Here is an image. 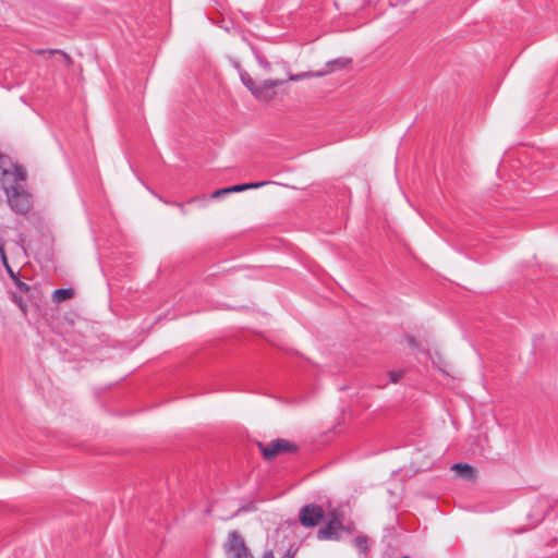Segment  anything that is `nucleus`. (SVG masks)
Returning a JSON list of instances; mask_svg holds the SVG:
<instances>
[{
  "instance_id": "21",
  "label": "nucleus",
  "mask_w": 558,
  "mask_h": 558,
  "mask_svg": "<svg viewBox=\"0 0 558 558\" xmlns=\"http://www.w3.org/2000/svg\"><path fill=\"white\" fill-rule=\"evenodd\" d=\"M262 558H275V556H274L272 551H270V550H269V551H266V553L263 555V557H262Z\"/></svg>"
},
{
  "instance_id": "17",
  "label": "nucleus",
  "mask_w": 558,
  "mask_h": 558,
  "mask_svg": "<svg viewBox=\"0 0 558 558\" xmlns=\"http://www.w3.org/2000/svg\"><path fill=\"white\" fill-rule=\"evenodd\" d=\"M403 341H404L409 347H412V348H414V349H418V348H420V342H418V340H417L414 336L407 335V336H404Z\"/></svg>"
},
{
  "instance_id": "5",
  "label": "nucleus",
  "mask_w": 558,
  "mask_h": 558,
  "mask_svg": "<svg viewBox=\"0 0 558 558\" xmlns=\"http://www.w3.org/2000/svg\"><path fill=\"white\" fill-rule=\"evenodd\" d=\"M8 201L17 213L24 214L31 208V199L28 194L19 185L7 189Z\"/></svg>"
},
{
  "instance_id": "9",
  "label": "nucleus",
  "mask_w": 558,
  "mask_h": 558,
  "mask_svg": "<svg viewBox=\"0 0 558 558\" xmlns=\"http://www.w3.org/2000/svg\"><path fill=\"white\" fill-rule=\"evenodd\" d=\"M451 471H453L458 477L470 482H474L477 477L476 469L469 463H456L451 465Z\"/></svg>"
},
{
  "instance_id": "19",
  "label": "nucleus",
  "mask_w": 558,
  "mask_h": 558,
  "mask_svg": "<svg viewBox=\"0 0 558 558\" xmlns=\"http://www.w3.org/2000/svg\"><path fill=\"white\" fill-rule=\"evenodd\" d=\"M14 283L19 288L20 291L25 292V293L29 291V286L26 284L25 282L21 281L19 278L14 279Z\"/></svg>"
},
{
  "instance_id": "18",
  "label": "nucleus",
  "mask_w": 558,
  "mask_h": 558,
  "mask_svg": "<svg viewBox=\"0 0 558 558\" xmlns=\"http://www.w3.org/2000/svg\"><path fill=\"white\" fill-rule=\"evenodd\" d=\"M388 376H389L391 383L397 384L404 376V372L403 371H390L388 373Z\"/></svg>"
},
{
  "instance_id": "1",
  "label": "nucleus",
  "mask_w": 558,
  "mask_h": 558,
  "mask_svg": "<svg viewBox=\"0 0 558 558\" xmlns=\"http://www.w3.org/2000/svg\"><path fill=\"white\" fill-rule=\"evenodd\" d=\"M241 81L258 100L264 102L275 99L277 88L283 83V81L266 80L260 84H256L247 73L241 74Z\"/></svg>"
},
{
  "instance_id": "2",
  "label": "nucleus",
  "mask_w": 558,
  "mask_h": 558,
  "mask_svg": "<svg viewBox=\"0 0 558 558\" xmlns=\"http://www.w3.org/2000/svg\"><path fill=\"white\" fill-rule=\"evenodd\" d=\"M257 447L264 459L267 461H270L283 453L296 451L295 445L287 439H275L267 444L258 442Z\"/></svg>"
},
{
  "instance_id": "11",
  "label": "nucleus",
  "mask_w": 558,
  "mask_h": 558,
  "mask_svg": "<svg viewBox=\"0 0 558 558\" xmlns=\"http://www.w3.org/2000/svg\"><path fill=\"white\" fill-rule=\"evenodd\" d=\"M74 296L73 289H58L52 293V301L54 303H61L63 301L70 300Z\"/></svg>"
},
{
  "instance_id": "12",
  "label": "nucleus",
  "mask_w": 558,
  "mask_h": 558,
  "mask_svg": "<svg viewBox=\"0 0 558 558\" xmlns=\"http://www.w3.org/2000/svg\"><path fill=\"white\" fill-rule=\"evenodd\" d=\"M13 168L12 160L0 153V177H5L11 173Z\"/></svg>"
},
{
  "instance_id": "13",
  "label": "nucleus",
  "mask_w": 558,
  "mask_h": 558,
  "mask_svg": "<svg viewBox=\"0 0 558 558\" xmlns=\"http://www.w3.org/2000/svg\"><path fill=\"white\" fill-rule=\"evenodd\" d=\"M0 256H1L2 263H3L7 271L9 272L10 277L13 280L16 279L17 278L16 275L14 274V271L12 270V268L9 265L8 257H7V254L4 251V243H3L2 239H0Z\"/></svg>"
},
{
  "instance_id": "25",
  "label": "nucleus",
  "mask_w": 558,
  "mask_h": 558,
  "mask_svg": "<svg viewBox=\"0 0 558 558\" xmlns=\"http://www.w3.org/2000/svg\"><path fill=\"white\" fill-rule=\"evenodd\" d=\"M402 558H410V557H402Z\"/></svg>"
},
{
  "instance_id": "22",
  "label": "nucleus",
  "mask_w": 558,
  "mask_h": 558,
  "mask_svg": "<svg viewBox=\"0 0 558 558\" xmlns=\"http://www.w3.org/2000/svg\"><path fill=\"white\" fill-rule=\"evenodd\" d=\"M49 50H44V49H38V50H35L34 52L36 54H45V53H48Z\"/></svg>"
},
{
  "instance_id": "8",
  "label": "nucleus",
  "mask_w": 558,
  "mask_h": 558,
  "mask_svg": "<svg viewBox=\"0 0 558 558\" xmlns=\"http://www.w3.org/2000/svg\"><path fill=\"white\" fill-rule=\"evenodd\" d=\"M265 184H267V183L266 182H257V183H245V184L228 186V187L216 190L211 194V197L213 198H220V197H222L225 195H228V194H231V193L242 192V191H246V190H250V189H256V187L263 186Z\"/></svg>"
},
{
  "instance_id": "14",
  "label": "nucleus",
  "mask_w": 558,
  "mask_h": 558,
  "mask_svg": "<svg viewBox=\"0 0 558 558\" xmlns=\"http://www.w3.org/2000/svg\"><path fill=\"white\" fill-rule=\"evenodd\" d=\"M10 174H13L14 178L19 181H24L27 177L26 170L22 166L14 165V163H13V168H12V171Z\"/></svg>"
},
{
  "instance_id": "15",
  "label": "nucleus",
  "mask_w": 558,
  "mask_h": 558,
  "mask_svg": "<svg viewBox=\"0 0 558 558\" xmlns=\"http://www.w3.org/2000/svg\"><path fill=\"white\" fill-rule=\"evenodd\" d=\"M355 546L356 548L360 550V551H366L367 547H368V539L366 536H357L355 538Z\"/></svg>"
},
{
  "instance_id": "16",
  "label": "nucleus",
  "mask_w": 558,
  "mask_h": 558,
  "mask_svg": "<svg viewBox=\"0 0 558 558\" xmlns=\"http://www.w3.org/2000/svg\"><path fill=\"white\" fill-rule=\"evenodd\" d=\"M54 53H59V54H61V56H62V58H63V60H64V62H65V64H66L68 66H71V65H72L73 60H72V58H71L66 52H64V51H62V50H59V49H49V51H48V54H49V56H52V54H54Z\"/></svg>"
},
{
  "instance_id": "20",
  "label": "nucleus",
  "mask_w": 558,
  "mask_h": 558,
  "mask_svg": "<svg viewBox=\"0 0 558 558\" xmlns=\"http://www.w3.org/2000/svg\"><path fill=\"white\" fill-rule=\"evenodd\" d=\"M15 302L19 304L20 308L26 313V305L21 299H15Z\"/></svg>"
},
{
  "instance_id": "24",
  "label": "nucleus",
  "mask_w": 558,
  "mask_h": 558,
  "mask_svg": "<svg viewBox=\"0 0 558 558\" xmlns=\"http://www.w3.org/2000/svg\"><path fill=\"white\" fill-rule=\"evenodd\" d=\"M283 558H292V557H291V556H289V555H287V556H284Z\"/></svg>"
},
{
  "instance_id": "3",
  "label": "nucleus",
  "mask_w": 558,
  "mask_h": 558,
  "mask_svg": "<svg viewBox=\"0 0 558 558\" xmlns=\"http://www.w3.org/2000/svg\"><path fill=\"white\" fill-rule=\"evenodd\" d=\"M226 550L229 558H254L243 537L235 531L229 533Z\"/></svg>"
},
{
  "instance_id": "10",
  "label": "nucleus",
  "mask_w": 558,
  "mask_h": 558,
  "mask_svg": "<svg viewBox=\"0 0 558 558\" xmlns=\"http://www.w3.org/2000/svg\"><path fill=\"white\" fill-rule=\"evenodd\" d=\"M433 363L442 373L447 375L451 374L452 365L448 357L445 356L441 352H436Z\"/></svg>"
},
{
  "instance_id": "7",
  "label": "nucleus",
  "mask_w": 558,
  "mask_h": 558,
  "mask_svg": "<svg viewBox=\"0 0 558 558\" xmlns=\"http://www.w3.org/2000/svg\"><path fill=\"white\" fill-rule=\"evenodd\" d=\"M324 518V510L317 505H307L300 511L299 520L305 527L316 526Z\"/></svg>"
},
{
  "instance_id": "6",
  "label": "nucleus",
  "mask_w": 558,
  "mask_h": 558,
  "mask_svg": "<svg viewBox=\"0 0 558 558\" xmlns=\"http://www.w3.org/2000/svg\"><path fill=\"white\" fill-rule=\"evenodd\" d=\"M342 527V518L337 511H332L327 517V523L318 531L319 539H337L339 531Z\"/></svg>"
},
{
  "instance_id": "4",
  "label": "nucleus",
  "mask_w": 558,
  "mask_h": 558,
  "mask_svg": "<svg viewBox=\"0 0 558 558\" xmlns=\"http://www.w3.org/2000/svg\"><path fill=\"white\" fill-rule=\"evenodd\" d=\"M350 63H351V60L345 59V58L330 60V61L326 62L325 66L322 70H318L316 72H304L301 74L291 75L289 77V80L290 81H301V80L311 78L314 76H324L329 73L342 70V69L349 66Z\"/></svg>"
},
{
  "instance_id": "23",
  "label": "nucleus",
  "mask_w": 558,
  "mask_h": 558,
  "mask_svg": "<svg viewBox=\"0 0 558 558\" xmlns=\"http://www.w3.org/2000/svg\"><path fill=\"white\" fill-rule=\"evenodd\" d=\"M196 199H197V198H191V199H190V203H192V202H194V201H196Z\"/></svg>"
}]
</instances>
